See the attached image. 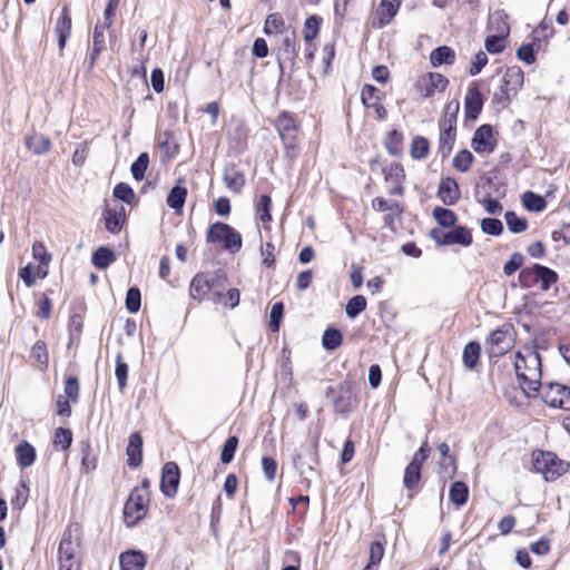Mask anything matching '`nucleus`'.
<instances>
[{
  "label": "nucleus",
  "instance_id": "1",
  "mask_svg": "<svg viewBox=\"0 0 570 570\" xmlns=\"http://www.w3.org/2000/svg\"><path fill=\"white\" fill-rule=\"evenodd\" d=\"M514 368L524 394L529 397L537 396L541 385V356L539 352L532 347H525L517 352Z\"/></svg>",
  "mask_w": 570,
  "mask_h": 570
},
{
  "label": "nucleus",
  "instance_id": "2",
  "mask_svg": "<svg viewBox=\"0 0 570 570\" xmlns=\"http://www.w3.org/2000/svg\"><path fill=\"white\" fill-rule=\"evenodd\" d=\"M80 537L81 528L78 523H71L65 530L58 549L60 570L79 567L77 553L80 547Z\"/></svg>",
  "mask_w": 570,
  "mask_h": 570
},
{
  "label": "nucleus",
  "instance_id": "3",
  "mask_svg": "<svg viewBox=\"0 0 570 570\" xmlns=\"http://www.w3.org/2000/svg\"><path fill=\"white\" fill-rule=\"evenodd\" d=\"M523 78L524 75L520 67L508 68L500 79L499 89L493 94V104L500 108H507L522 87Z\"/></svg>",
  "mask_w": 570,
  "mask_h": 570
},
{
  "label": "nucleus",
  "instance_id": "4",
  "mask_svg": "<svg viewBox=\"0 0 570 570\" xmlns=\"http://www.w3.org/2000/svg\"><path fill=\"white\" fill-rule=\"evenodd\" d=\"M207 243H220L222 248L232 254L239 252L243 245L242 235L230 225L216 222L212 224L206 235Z\"/></svg>",
  "mask_w": 570,
  "mask_h": 570
},
{
  "label": "nucleus",
  "instance_id": "5",
  "mask_svg": "<svg viewBox=\"0 0 570 570\" xmlns=\"http://www.w3.org/2000/svg\"><path fill=\"white\" fill-rule=\"evenodd\" d=\"M569 464L558 459L552 452L540 451L533 453V468L537 472L541 473L547 481H554L562 475Z\"/></svg>",
  "mask_w": 570,
  "mask_h": 570
},
{
  "label": "nucleus",
  "instance_id": "6",
  "mask_svg": "<svg viewBox=\"0 0 570 570\" xmlns=\"http://www.w3.org/2000/svg\"><path fill=\"white\" fill-rule=\"evenodd\" d=\"M218 279L209 274H197L190 283L189 293L194 299H203L208 296L213 303L222 302L223 294L216 291Z\"/></svg>",
  "mask_w": 570,
  "mask_h": 570
},
{
  "label": "nucleus",
  "instance_id": "7",
  "mask_svg": "<svg viewBox=\"0 0 570 570\" xmlns=\"http://www.w3.org/2000/svg\"><path fill=\"white\" fill-rule=\"evenodd\" d=\"M539 393L547 405L570 411V386L549 382L540 385Z\"/></svg>",
  "mask_w": 570,
  "mask_h": 570
},
{
  "label": "nucleus",
  "instance_id": "8",
  "mask_svg": "<svg viewBox=\"0 0 570 570\" xmlns=\"http://www.w3.org/2000/svg\"><path fill=\"white\" fill-rule=\"evenodd\" d=\"M149 498L139 494V491H131L124 505V521L131 528L141 521L148 511Z\"/></svg>",
  "mask_w": 570,
  "mask_h": 570
},
{
  "label": "nucleus",
  "instance_id": "9",
  "mask_svg": "<svg viewBox=\"0 0 570 570\" xmlns=\"http://www.w3.org/2000/svg\"><path fill=\"white\" fill-rule=\"evenodd\" d=\"M296 35L294 31H291L283 37L277 50V65L279 70L278 83L283 81L285 63H289L291 71L293 72L296 65Z\"/></svg>",
  "mask_w": 570,
  "mask_h": 570
},
{
  "label": "nucleus",
  "instance_id": "10",
  "mask_svg": "<svg viewBox=\"0 0 570 570\" xmlns=\"http://www.w3.org/2000/svg\"><path fill=\"white\" fill-rule=\"evenodd\" d=\"M293 466L301 476L306 478L318 464L317 442L303 445L293 454Z\"/></svg>",
  "mask_w": 570,
  "mask_h": 570
},
{
  "label": "nucleus",
  "instance_id": "11",
  "mask_svg": "<svg viewBox=\"0 0 570 570\" xmlns=\"http://www.w3.org/2000/svg\"><path fill=\"white\" fill-rule=\"evenodd\" d=\"M490 357H500L513 346V337L510 327H501L492 331L487 338Z\"/></svg>",
  "mask_w": 570,
  "mask_h": 570
},
{
  "label": "nucleus",
  "instance_id": "12",
  "mask_svg": "<svg viewBox=\"0 0 570 570\" xmlns=\"http://www.w3.org/2000/svg\"><path fill=\"white\" fill-rule=\"evenodd\" d=\"M372 208L376 212H387L383 220L390 229H395V222L401 219L404 210L403 206L396 200H386L382 197H375L372 200Z\"/></svg>",
  "mask_w": 570,
  "mask_h": 570
},
{
  "label": "nucleus",
  "instance_id": "13",
  "mask_svg": "<svg viewBox=\"0 0 570 570\" xmlns=\"http://www.w3.org/2000/svg\"><path fill=\"white\" fill-rule=\"evenodd\" d=\"M180 480L179 468L176 462H167L163 466L160 490L167 498H174L177 493Z\"/></svg>",
  "mask_w": 570,
  "mask_h": 570
},
{
  "label": "nucleus",
  "instance_id": "14",
  "mask_svg": "<svg viewBox=\"0 0 570 570\" xmlns=\"http://www.w3.org/2000/svg\"><path fill=\"white\" fill-rule=\"evenodd\" d=\"M471 146L478 154H490L494 151L497 141L493 138V129L490 125H481L472 137Z\"/></svg>",
  "mask_w": 570,
  "mask_h": 570
},
{
  "label": "nucleus",
  "instance_id": "15",
  "mask_svg": "<svg viewBox=\"0 0 570 570\" xmlns=\"http://www.w3.org/2000/svg\"><path fill=\"white\" fill-rule=\"evenodd\" d=\"M449 79L439 72H429L417 83V89L422 97L431 98L435 92H442L446 89Z\"/></svg>",
  "mask_w": 570,
  "mask_h": 570
},
{
  "label": "nucleus",
  "instance_id": "16",
  "mask_svg": "<svg viewBox=\"0 0 570 570\" xmlns=\"http://www.w3.org/2000/svg\"><path fill=\"white\" fill-rule=\"evenodd\" d=\"M400 6L401 0H381L375 10L372 26L379 29L387 26L396 16Z\"/></svg>",
  "mask_w": 570,
  "mask_h": 570
},
{
  "label": "nucleus",
  "instance_id": "17",
  "mask_svg": "<svg viewBox=\"0 0 570 570\" xmlns=\"http://www.w3.org/2000/svg\"><path fill=\"white\" fill-rule=\"evenodd\" d=\"M111 26H106L105 23H97L92 33V46L88 53L87 58V68L88 70H92L100 53L106 49V37L105 31L109 30Z\"/></svg>",
  "mask_w": 570,
  "mask_h": 570
},
{
  "label": "nucleus",
  "instance_id": "18",
  "mask_svg": "<svg viewBox=\"0 0 570 570\" xmlns=\"http://www.w3.org/2000/svg\"><path fill=\"white\" fill-rule=\"evenodd\" d=\"M438 197L444 205H455L461 197L456 180L452 177L442 178L438 188Z\"/></svg>",
  "mask_w": 570,
  "mask_h": 570
},
{
  "label": "nucleus",
  "instance_id": "19",
  "mask_svg": "<svg viewBox=\"0 0 570 570\" xmlns=\"http://www.w3.org/2000/svg\"><path fill=\"white\" fill-rule=\"evenodd\" d=\"M483 107V97L478 87L471 86L464 98V112L465 117L475 120Z\"/></svg>",
  "mask_w": 570,
  "mask_h": 570
},
{
  "label": "nucleus",
  "instance_id": "20",
  "mask_svg": "<svg viewBox=\"0 0 570 570\" xmlns=\"http://www.w3.org/2000/svg\"><path fill=\"white\" fill-rule=\"evenodd\" d=\"M276 129L283 144H292L296 141L297 127L294 119L288 114H282L275 122Z\"/></svg>",
  "mask_w": 570,
  "mask_h": 570
},
{
  "label": "nucleus",
  "instance_id": "21",
  "mask_svg": "<svg viewBox=\"0 0 570 570\" xmlns=\"http://www.w3.org/2000/svg\"><path fill=\"white\" fill-rule=\"evenodd\" d=\"M55 32L58 37V47L62 51L71 32V17L67 7H63L57 19Z\"/></svg>",
  "mask_w": 570,
  "mask_h": 570
},
{
  "label": "nucleus",
  "instance_id": "22",
  "mask_svg": "<svg viewBox=\"0 0 570 570\" xmlns=\"http://www.w3.org/2000/svg\"><path fill=\"white\" fill-rule=\"evenodd\" d=\"M127 462L131 468H138L142 461V438L140 433L130 434L126 450Z\"/></svg>",
  "mask_w": 570,
  "mask_h": 570
},
{
  "label": "nucleus",
  "instance_id": "23",
  "mask_svg": "<svg viewBox=\"0 0 570 570\" xmlns=\"http://www.w3.org/2000/svg\"><path fill=\"white\" fill-rule=\"evenodd\" d=\"M106 229L111 234H118L125 222V208L121 206L119 209L106 207L102 213Z\"/></svg>",
  "mask_w": 570,
  "mask_h": 570
},
{
  "label": "nucleus",
  "instance_id": "24",
  "mask_svg": "<svg viewBox=\"0 0 570 570\" xmlns=\"http://www.w3.org/2000/svg\"><path fill=\"white\" fill-rule=\"evenodd\" d=\"M121 570H142L146 566V557L141 551L129 550L119 557Z\"/></svg>",
  "mask_w": 570,
  "mask_h": 570
},
{
  "label": "nucleus",
  "instance_id": "25",
  "mask_svg": "<svg viewBox=\"0 0 570 570\" xmlns=\"http://www.w3.org/2000/svg\"><path fill=\"white\" fill-rule=\"evenodd\" d=\"M187 194V188L181 185V179H179L177 184L169 190V194L166 198L167 206L174 209L176 213H180L185 205Z\"/></svg>",
  "mask_w": 570,
  "mask_h": 570
},
{
  "label": "nucleus",
  "instance_id": "26",
  "mask_svg": "<svg viewBox=\"0 0 570 570\" xmlns=\"http://www.w3.org/2000/svg\"><path fill=\"white\" fill-rule=\"evenodd\" d=\"M26 147L33 155H43L50 150L51 140L42 134L33 132L26 137Z\"/></svg>",
  "mask_w": 570,
  "mask_h": 570
},
{
  "label": "nucleus",
  "instance_id": "27",
  "mask_svg": "<svg viewBox=\"0 0 570 570\" xmlns=\"http://www.w3.org/2000/svg\"><path fill=\"white\" fill-rule=\"evenodd\" d=\"M455 61V51L449 46H440L430 53V63L433 68L442 65H453Z\"/></svg>",
  "mask_w": 570,
  "mask_h": 570
},
{
  "label": "nucleus",
  "instance_id": "28",
  "mask_svg": "<svg viewBox=\"0 0 570 570\" xmlns=\"http://www.w3.org/2000/svg\"><path fill=\"white\" fill-rule=\"evenodd\" d=\"M16 456L18 465L26 469L35 463L36 450L29 442L22 441L16 448Z\"/></svg>",
  "mask_w": 570,
  "mask_h": 570
},
{
  "label": "nucleus",
  "instance_id": "29",
  "mask_svg": "<svg viewBox=\"0 0 570 570\" xmlns=\"http://www.w3.org/2000/svg\"><path fill=\"white\" fill-rule=\"evenodd\" d=\"M456 138V129L440 127V136H439V154H441L442 158H446L454 146Z\"/></svg>",
  "mask_w": 570,
  "mask_h": 570
},
{
  "label": "nucleus",
  "instance_id": "30",
  "mask_svg": "<svg viewBox=\"0 0 570 570\" xmlns=\"http://www.w3.org/2000/svg\"><path fill=\"white\" fill-rule=\"evenodd\" d=\"M489 29L497 32V35L508 37L510 33V26L508 23V14L504 10H497L489 17Z\"/></svg>",
  "mask_w": 570,
  "mask_h": 570
},
{
  "label": "nucleus",
  "instance_id": "31",
  "mask_svg": "<svg viewBox=\"0 0 570 570\" xmlns=\"http://www.w3.org/2000/svg\"><path fill=\"white\" fill-rule=\"evenodd\" d=\"M521 202H522L523 207L528 212H532V213H541L547 207L546 199L541 195L535 194L531 190L524 191L522 194Z\"/></svg>",
  "mask_w": 570,
  "mask_h": 570
},
{
  "label": "nucleus",
  "instance_id": "32",
  "mask_svg": "<svg viewBox=\"0 0 570 570\" xmlns=\"http://www.w3.org/2000/svg\"><path fill=\"white\" fill-rule=\"evenodd\" d=\"M91 261L97 268L106 269L116 261V256L110 248L100 246L92 253Z\"/></svg>",
  "mask_w": 570,
  "mask_h": 570
},
{
  "label": "nucleus",
  "instance_id": "33",
  "mask_svg": "<svg viewBox=\"0 0 570 570\" xmlns=\"http://www.w3.org/2000/svg\"><path fill=\"white\" fill-rule=\"evenodd\" d=\"M472 234L466 226L454 225L450 230V245H461L468 247L472 244Z\"/></svg>",
  "mask_w": 570,
  "mask_h": 570
},
{
  "label": "nucleus",
  "instance_id": "34",
  "mask_svg": "<svg viewBox=\"0 0 570 570\" xmlns=\"http://www.w3.org/2000/svg\"><path fill=\"white\" fill-rule=\"evenodd\" d=\"M480 352L481 346L475 341H471L465 345L463 350L462 361L466 368L473 370L476 366L480 357Z\"/></svg>",
  "mask_w": 570,
  "mask_h": 570
},
{
  "label": "nucleus",
  "instance_id": "35",
  "mask_svg": "<svg viewBox=\"0 0 570 570\" xmlns=\"http://www.w3.org/2000/svg\"><path fill=\"white\" fill-rule=\"evenodd\" d=\"M343 336L340 330L328 327L322 336V345L326 351H334L342 345Z\"/></svg>",
  "mask_w": 570,
  "mask_h": 570
},
{
  "label": "nucleus",
  "instance_id": "36",
  "mask_svg": "<svg viewBox=\"0 0 570 570\" xmlns=\"http://www.w3.org/2000/svg\"><path fill=\"white\" fill-rule=\"evenodd\" d=\"M223 179L226 187L234 193L240 191L245 184L243 174L234 168H226Z\"/></svg>",
  "mask_w": 570,
  "mask_h": 570
},
{
  "label": "nucleus",
  "instance_id": "37",
  "mask_svg": "<svg viewBox=\"0 0 570 570\" xmlns=\"http://www.w3.org/2000/svg\"><path fill=\"white\" fill-rule=\"evenodd\" d=\"M535 269L539 273L538 284H540V288L542 291H548L554 283H557L558 274L556 271L541 264H535Z\"/></svg>",
  "mask_w": 570,
  "mask_h": 570
},
{
  "label": "nucleus",
  "instance_id": "38",
  "mask_svg": "<svg viewBox=\"0 0 570 570\" xmlns=\"http://www.w3.org/2000/svg\"><path fill=\"white\" fill-rule=\"evenodd\" d=\"M450 500L456 505H463L468 501L469 488L462 481H455L450 488Z\"/></svg>",
  "mask_w": 570,
  "mask_h": 570
},
{
  "label": "nucleus",
  "instance_id": "39",
  "mask_svg": "<svg viewBox=\"0 0 570 570\" xmlns=\"http://www.w3.org/2000/svg\"><path fill=\"white\" fill-rule=\"evenodd\" d=\"M460 109L459 101H450L444 107V118L440 122V127L456 129L458 112Z\"/></svg>",
  "mask_w": 570,
  "mask_h": 570
},
{
  "label": "nucleus",
  "instance_id": "40",
  "mask_svg": "<svg viewBox=\"0 0 570 570\" xmlns=\"http://www.w3.org/2000/svg\"><path fill=\"white\" fill-rule=\"evenodd\" d=\"M433 217L444 228L453 227L458 219L454 212L445 207H435Z\"/></svg>",
  "mask_w": 570,
  "mask_h": 570
},
{
  "label": "nucleus",
  "instance_id": "41",
  "mask_svg": "<svg viewBox=\"0 0 570 570\" xmlns=\"http://www.w3.org/2000/svg\"><path fill=\"white\" fill-rule=\"evenodd\" d=\"M505 224L508 229L513 234H520L528 228L525 218L519 217L515 212L508 210L504 214Z\"/></svg>",
  "mask_w": 570,
  "mask_h": 570
},
{
  "label": "nucleus",
  "instance_id": "42",
  "mask_svg": "<svg viewBox=\"0 0 570 570\" xmlns=\"http://www.w3.org/2000/svg\"><path fill=\"white\" fill-rule=\"evenodd\" d=\"M149 166V155L147 153H141L137 157V159L131 164L130 171L132 175V178L137 181H140L144 179L146 170Z\"/></svg>",
  "mask_w": 570,
  "mask_h": 570
},
{
  "label": "nucleus",
  "instance_id": "43",
  "mask_svg": "<svg viewBox=\"0 0 570 570\" xmlns=\"http://www.w3.org/2000/svg\"><path fill=\"white\" fill-rule=\"evenodd\" d=\"M285 29V21L279 13H271L264 23V33L267 36L281 33Z\"/></svg>",
  "mask_w": 570,
  "mask_h": 570
},
{
  "label": "nucleus",
  "instance_id": "44",
  "mask_svg": "<svg viewBox=\"0 0 570 570\" xmlns=\"http://www.w3.org/2000/svg\"><path fill=\"white\" fill-rule=\"evenodd\" d=\"M30 356L39 364L41 370L48 367L49 355L43 341L39 340L33 344Z\"/></svg>",
  "mask_w": 570,
  "mask_h": 570
},
{
  "label": "nucleus",
  "instance_id": "45",
  "mask_svg": "<svg viewBox=\"0 0 570 570\" xmlns=\"http://www.w3.org/2000/svg\"><path fill=\"white\" fill-rule=\"evenodd\" d=\"M128 370V364L124 361L121 353H118L116 356L115 375L120 392H124L127 386Z\"/></svg>",
  "mask_w": 570,
  "mask_h": 570
},
{
  "label": "nucleus",
  "instance_id": "46",
  "mask_svg": "<svg viewBox=\"0 0 570 570\" xmlns=\"http://www.w3.org/2000/svg\"><path fill=\"white\" fill-rule=\"evenodd\" d=\"M367 306V301L363 295L353 296L345 306L347 317H357Z\"/></svg>",
  "mask_w": 570,
  "mask_h": 570
},
{
  "label": "nucleus",
  "instance_id": "47",
  "mask_svg": "<svg viewBox=\"0 0 570 570\" xmlns=\"http://www.w3.org/2000/svg\"><path fill=\"white\" fill-rule=\"evenodd\" d=\"M429 140L422 136H416L411 144V157L413 159H424L429 154Z\"/></svg>",
  "mask_w": 570,
  "mask_h": 570
},
{
  "label": "nucleus",
  "instance_id": "48",
  "mask_svg": "<svg viewBox=\"0 0 570 570\" xmlns=\"http://www.w3.org/2000/svg\"><path fill=\"white\" fill-rule=\"evenodd\" d=\"M421 472H422L421 468H417L416 465L407 464V466L405 468V471H404L403 485L407 490L415 489L421 480V475H422Z\"/></svg>",
  "mask_w": 570,
  "mask_h": 570
},
{
  "label": "nucleus",
  "instance_id": "49",
  "mask_svg": "<svg viewBox=\"0 0 570 570\" xmlns=\"http://www.w3.org/2000/svg\"><path fill=\"white\" fill-rule=\"evenodd\" d=\"M519 282L522 288H531L539 283V273L535 269V264L520 272Z\"/></svg>",
  "mask_w": 570,
  "mask_h": 570
},
{
  "label": "nucleus",
  "instance_id": "50",
  "mask_svg": "<svg viewBox=\"0 0 570 570\" xmlns=\"http://www.w3.org/2000/svg\"><path fill=\"white\" fill-rule=\"evenodd\" d=\"M321 26V18L317 16H309L304 22L303 36L306 42H312L318 35Z\"/></svg>",
  "mask_w": 570,
  "mask_h": 570
},
{
  "label": "nucleus",
  "instance_id": "51",
  "mask_svg": "<svg viewBox=\"0 0 570 570\" xmlns=\"http://www.w3.org/2000/svg\"><path fill=\"white\" fill-rule=\"evenodd\" d=\"M474 157L468 149L460 150L453 158L452 165L453 167L465 173L470 169Z\"/></svg>",
  "mask_w": 570,
  "mask_h": 570
},
{
  "label": "nucleus",
  "instance_id": "52",
  "mask_svg": "<svg viewBox=\"0 0 570 570\" xmlns=\"http://www.w3.org/2000/svg\"><path fill=\"white\" fill-rule=\"evenodd\" d=\"M334 409L337 413L347 414L352 412V393L348 390L342 391L340 395L334 400Z\"/></svg>",
  "mask_w": 570,
  "mask_h": 570
},
{
  "label": "nucleus",
  "instance_id": "53",
  "mask_svg": "<svg viewBox=\"0 0 570 570\" xmlns=\"http://www.w3.org/2000/svg\"><path fill=\"white\" fill-rule=\"evenodd\" d=\"M508 37L501 35H491L485 38L484 47L489 53H501L505 48V39Z\"/></svg>",
  "mask_w": 570,
  "mask_h": 570
},
{
  "label": "nucleus",
  "instance_id": "54",
  "mask_svg": "<svg viewBox=\"0 0 570 570\" xmlns=\"http://www.w3.org/2000/svg\"><path fill=\"white\" fill-rule=\"evenodd\" d=\"M237 436L232 435L225 441L220 452V461L223 464H228L233 461L235 452L237 450Z\"/></svg>",
  "mask_w": 570,
  "mask_h": 570
},
{
  "label": "nucleus",
  "instance_id": "55",
  "mask_svg": "<svg viewBox=\"0 0 570 570\" xmlns=\"http://www.w3.org/2000/svg\"><path fill=\"white\" fill-rule=\"evenodd\" d=\"M384 178L386 181L403 183L405 178L404 168L400 163H392L389 167L383 169Z\"/></svg>",
  "mask_w": 570,
  "mask_h": 570
},
{
  "label": "nucleus",
  "instance_id": "56",
  "mask_svg": "<svg viewBox=\"0 0 570 570\" xmlns=\"http://www.w3.org/2000/svg\"><path fill=\"white\" fill-rule=\"evenodd\" d=\"M126 308L129 313L135 314L141 306V294L138 287H130L126 294Z\"/></svg>",
  "mask_w": 570,
  "mask_h": 570
},
{
  "label": "nucleus",
  "instance_id": "57",
  "mask_svg": "<svg viewBox=\"0 0 570 570\" xmlns=\"http://www.w3.org/2000/svg\"><path fill=\"white\" fill-rule=\"evenodd\" d=\"M272 199L268 195H262L256 204V213L258 218L263 223H268L272 220L271 215Z\"/></svg>",
  "mask_w": 570,
  "mask_h": 570
},
{
  "label": "nucleus",
  "instance_id": "58",
  "mask_svg": "<svg viewBox=\"0 0 570 570\" xmlns=\"http://www.w3.org/2000/svg\"><path fill=\"white\" fill-rule=\"evenodd\" d=\"M402 134L399 130L394 129L389 132L385 147L391 155L397 156L402 151Z\"/></svg>",
  "mask_w": 570,
  "mask_h": 570
},
{
  "label": "nucleus",
  "instance_id": "59",
  "mask_svg": "<svg viewBox=\"0 0 570 570\" xmlns=\"http://www.w3.org/2000/svg\"><path fill=\"white\" fill-rule=\"evenodd\" d=\"M482 233L491 236H500L503 233V224L498 218H483L481 220Z\"/></svg>",
  "mask_w": 570,
  "mask_h": 570
},
{
  "label": "nucleus",
  "instance_id": "60",
  "mask_svg": "<svg viewBox=\"0 0 570 570\" xmlns=\"http://www.w3.org/2000/svg\"><path fill=\"white\" fill-rule=\"evenodd\" d=\"M114 197L124 202L125 204H132L135 199V193L132 188L126 183H119L114 187Z\"/></svg>",
  "mask_w": 570,
  "mask_h": 570
},
{
  "label": "nucleus",
  "instance_id": "61",
  "mask_svg": "<svg viewBox=\"0 0 570 570\" xmlns=\"http://www.w3.org/2000/svg\"><path fill=\"white\" fill-rule=\"evenodd\" d=\"M72 443V432L66 428H58L55 431L53 445L67 450Z\"/></svg>",
  "mask_w": 570,
  "mask_h": 570
},
{
  "label": "nucleus",
  "instance_id": "62",
  "mask_svg": "<svg viewBox=\"0 0 570 570\" xmlns=\"http://www.w3.org/2000/svg\"><path fill=\"white\" fill-rule=\"evenodd\" d=\"M29 498V488L26 482L21 481L20 484L16 488V495L11 500V504L13 509L21 510Z\"/></svg>",
  "mask_w": 570,
  "mask_h": 570
},
{
  "label": "nucleus",
  "instance_id": "63",
  "mask_svg": "<svg viewBox=\"0 0 570 570\" xmlns=\"http://www.w3.org/2000/svg\"><path fill=\"white\" fill-rule=\"evenodd\" d=\"M284 303L276 302L273 304L269 314V327L272 332H278L279 324L284 315Z\"/></svg>",
  "mask_w": 570,
  "mask_h": 570
},
{
  "label": "nucleus",
  "instance_id": "64",
  "mask_svg": "<svg viewBox=\"0 0 570 570\" xmlns=\"http://www.w3.org/2000/svg\"><path fill=\"white\" fill-rule=\"evenodd\" d=\"M524 257L521 253H513L509 261L503 265V273L507 276H511L523 265Z\"/></svg>",
  "mask_w": 570,
  "mask_h": 570
}]
</instances>
